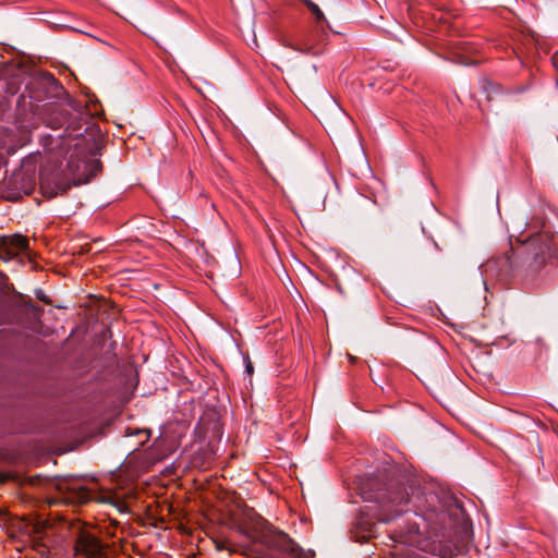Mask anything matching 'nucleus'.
Returning <instances> with one entry per match:
<instances>
[{"mask_svg":"<svg viewBox=\"0 0 558 558\" xmlns=\"http://www.w3.org/2000/svg\"><path fill=\"white\" fill-rule=\"evenodd\" d=\"M305 3L307 5V8L310 9V11L315 15L317 21H322L325 19L324 13L322 12V10L319 9V7L317 4H315L311 0H305Z\"/></svg>","mask_w":558,"mask_h":558,"instance_id":"13","label":"nucleus"},{"mask_svg":"<svg viewBox=\"0 0 558 558\" xmlns=\"http://www.w3.org/2000/svg\"><path fill=\"white\" fill-rule=\"evenodd\" d=\"M48 126L52 128V129H59L61 125L60 124H49Z\"/></svg>","mask_w":558,"mask_h":558,"instance_id":"21","label":"nucleus"},{"mask_svg":"<svg viewBox=\"0 0 558 558\" xmlns=\"http://www.w3.org/2000/svg\"><path fill=\"white\" fill-rule=\"evenodd\" d=\"M553 62H554L555 65H557V63H558V54H555L553 57Z\"/></svg>","mask_w":558,"mask_h":558,"instance_id":"19","label":"nucleus"},{"mask_svg":"<svg viewBox=\"0 0 558 558\" xmlns=\"http://www.w3.org/2000/svg\"><path fill=\"white\" fill-rule=\"evenodd\" d=\"M23 522H24V525L22 529L25 530V533L32 535H39L41 534L45 529L47 527V522L44 521V520H38V519H34V518H23Z\"/></svg>","mask_w":558,"mask_h":558,"instance_id":"8","label":"nucleus"},{"mask_svg":"<svg viewBox=\"0 0 558 558\" xmlns=\"http://www.w3.org/2000/svg\"><path fill=\"white\" fill-rule=\"evenodd\" d=\"M238 531L251 539L245 545L243 554L259 558H277L276 554L294 553L296 543L284 532L269 525L260 515L250 511L246 518L238 524Z\"/></svg>","mask_w":558,"mask_h":558,"instance_id":"1","label":"nucleus"},{"mask_svg":"<svg viewBox=\"0 0 558 558\" xmlns=\"http://www.w3.org/2000/svg\"><path fill=\"white\" fill-rule=\"evenodd\" d=\"M17 181H22L21 187H14L16 191H11L12 195L17 197L21 194H31L34 187V181L31 178H26L23 172L14 173L9 180V186L12 183H16Z\"/></svg>","mask_w":558,"mask_h":558,"instance_id":"7","label":"nucleus"},{"mask_svg":"<svg viewBox=\"0 0 558 558\" xmlns=\"http://www.w3.org/2000/svg\"><path fill=\"white\" fill-rule=\"evenodd\" d=\"M138 434H145V440H147L149 437L148 433H146V432H138Z\"/></svg>","mask_w":558,"mask_h":558,"instance_id":"22","label":"nucleus"},{"mask_svg":"<svg viewBox=\"0 0 558 558\" xmlns=\"http://www.w3.org/2000/svg\"><path fill=\"white\" fill-rule=\"evenodd\" d=\"M70 489L72 493L70 499L73 502L85 504L92 498L90 490H88L86 487H84L82 485L73 483L72 486L70 487Z\"/></svg>","mask_w":558,"mask_h":558,"instance_id":"9","label":"nucleus"},{"mask_svg":"<svg viewBox=\"0 0 558 558\" xmlns=\"http://www.w3.org/2000/svg\"><path fill=\"white\" fill-rule=\"evenodd\" d=\"M483 92L486 94V99L488 101H493L497 98V96L504 94V88L497 84L493 83L490 81H484L482 85Z\"/></svg>","mask_w":558,"mask_h":558,"instance_id":"10","label":"nucleus"},{"mask_svg":"<svg viewBox=\"0 0 558 558\" xmlns=\"http://www.w3.org/2000/svg\"><path fill=\"white\" fill-rule=\"evenodd\" d=\"M245 369L248 375L253 374V365L250 361L246 363Z\"/></svg>","mask_w":558,"mask_h":558,"instance_id":"17","label":"nucleus"},{"mask_svg":"<svg viewBox=\"0 0 558 558\" xmlns=\"http://www.w3.org/2000/svg\"><path fill=\"white\" fill-rule=\"evenodd\" d=\"M28 247V240L26 236L21 234H14L11 236L3 238L2 248L7 252V258H13L22 252H25Z\"/></svg>","mask_w":558,"mask_h":558,"instance_id":"6","label":"nucleus"},{"mask_svg":"<svg viewBox=\"0 0 558 558\" xmlns=\"http://www.w3.org/2000/svg\"><path fill=\"white\" fill-rule=\"evenodd\" d=\"M56 187L57 191L65 192L70 187V184H57Z\"/></svg>","mask_w":558,"mask_h":558,"instance_id":"16","label":"nucleus"},{"mask_svg":"<svg viewBox=\"0 0 558 558\" xmlns=\"http://www.w3.org/2000/svg\"><path fill=\"white\" fill-rule=\"evenodd\" d=\"M75 551L87 558H104L106 555L101 542L87 531H83L78 534L75 543Z\"/></svg>","mask_w":558,"mask_h":558,"instance_id":"5","label":"nucleus"},{"mask_svg":"<svg viewBox=\"0 0 558 558\" xmlns=\"http://www.w3.org/2000/svg\"><path fill=\"white\" fill-rule=\"evenodd\" d=\"M68 166H69V168L71 169V168L73 167V161H72V160H70Z\"/></svg>","mask_w":558,"mask_h":558,"instance_id":"25","label":"nucleus"},{"mask_svg":"<svg viewBox=\"0 0 558 558\" xmlns=\"http://www.w3.org/2000/svg\"><path fill=\"white\" fill-rule=\"evenodd\" d=\"M33 548L40 555H46L49 549L48 546L41 541L39 536L33 538Z\"/></svg>","mask_w":558,"mask_h":558,"instance_id":"12","label":"nucleus"},{"mask_svg":"<svg viewBox=\"0 0 558 558\" xmlns=\"http://www.w3.org/2000/svg\"><path fill=\"white\" fill-rule=\"evenodd\" d=\"M216 547L218 550L227 549L232 553H242L243 554V549L245 546H242L240 549L234 546L231 547V544L229 542L223 541V542L217 543Z\"/></svg>","mask_w":558,"mask_h":558,"instance_id":"14","label":"nucleus"},{"mask_svg":"<svg viewBox=\"0 0 558 558\" xmlns=\"http://www.w3.org/2000/svg\"><path fill=\"white\" fill-rule=\"evenodd\" d=\"M81 183V180L74 181V185H77Z\"/></svg>","mask_w":558,"mask_h":558,"instance_id":"26","label":"nucleus"},{"mask_svg":"<svg viewBox=\"0 0 558 558\" xmlns=\"http://www.w3.org/2000/svg\"><path fill=\"white\" fill-rule=\"evenodd\" d=\"M41 189H43L44 191H46V190H47L46 182H45V180H44V179H41Z\"/></svg>","mask_w":558,"mask_h":558,"instance_id":"20","label":"nucleus"},{"mask_svg":"<svg viewBox=\"0 0 558 558\" xmlns=\"http://www.w3.org/2000/svg\"><path fill=\"white\" fill-rule=\"evenodd\" d=\"M524 251L526 252L524 259L526 276L535 275L546 266L549 258L555 256L554 239L546 233H539L527 240Z\"/></svg>","mask_w":558,"mask_h":558,"instance_id":"2","label":"nucleus"},{"mask_svg":"<svg viewBox=\"0 0 558 558\" xmlns=\"http://www.w3.org/2000/svg\"><path fill=\"white\" fill-rule=\"evenodd\" d=\"M5 481V476L0 474V482H4Z\"/></svg>","mask_w":558,"mask_h":558,"instance_id":"23","label":"nucleus"},{"mask_svg":"<svg viewBox=\"0 0 558 558\" xmlns=\"http://www.w3.org/2000/svg\"><path fill=\"white\" fill-rule=\"evenodd\" d=\"M44 84L45 82L44 81H39V80H35L33 81L31 84H29V88H31V95L29 97L31 98H34L36 100H41L44 99V96L40 94L41 89L44 88Z\"/></svg>","mask_w":558,"mask_h":558,"instance_id":"11","label":"nucleus"},{"mask_svg":"<svg viewBox=\"0 0 558 558\" xmlns=\"http://www.w3.org/2000/svg\"><path fill=\"white\" fill-rule=\"evenodd\" d=\"M289 555L293 556L294 558H314L315 554L313 551L303 550L296 544V550L294 553H289Z\"/></svg>","mask_w":558,"mask_h":558,"instance_id":"15","label":"nucleus"},{"mask_svg":"<svg viewBox=\"0 0 558 558\" xmlns=\"http://www.w3.org/2000/svg\"><path fill=\"white\" fill-rule=\"evenodd\" d=\"M418 515V513H416ZM420 517L425 522L423 526L418 523L416 525L417 533H433L438 535L440 531L447 527V520L449 519V514L445 510H427L420 514Z\"/></svg>","mask_w":558,"mask_h":558,"instance_id":"4","label":"nucleus"},{"mask_svg":"<svg viewBox=\"0 0 558 558\" xmlns=\"http://www.w3.org/2000/svg\"><path fill=\"white\" fill-rule=\"evenodd\" d=\"M82 136V133H78L74 136V140H78V137Z\"/></svg>","mask_w":558,"mask_h":558,"instance_id":"24","label":"nucleus"},{"mask_svg":"<svg viewBox=\"0 0 558 558\" xmlns=\"http://www.w3.org/2000/svg\"><path fill=\"white\" fill-rule=\"evenodd\" d=\"M452 557H453L452 551H449V553L442 555V558H452Z\"/></svg>","mask_w":558,"mask_h":558,"instance_id":"18","label":"nucleus"},{"mask_svg":"<svg viewBox=\"0 0 558 558\" xmlns=\"http://www.w3.org/2000/svg\"><path fill=\"white\" fill-rule=\"evenodd\" d=\"M409 502L410 498L405 487L399 483L390 484L379 498L381 508L379 519L384 522H388L401 513L409 511Z\"/></svg>","mask_w":558,"mask_h":558,"instance_id":"3","label":"nucleus"}]
</instances>
